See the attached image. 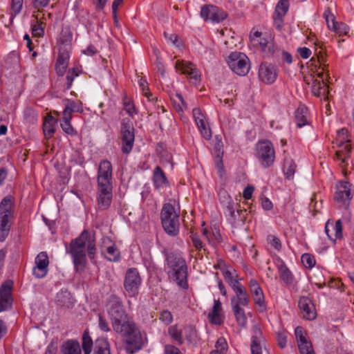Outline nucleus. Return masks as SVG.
Instances as JSON below:
<instances>
[{"label": "nucleus", "mask_w": 354, "mask_h": 354, "mask_svg": "<svg viewBox=\"0 0 354 354\" xmlns=\"http://www.w3.org/2000/svg\"><path fill=\"white\" fill-rule=\"evenodd\" d=\"M201 16L205 21L212 20L214 22H220L227 17V14L216 6L206 5L202 7Z\"/></svg>", "instance_id": "11"}, {"label": "nucleus", "mask_w": 354, "mask_h": 354, "mask_svg": "<svg viewBox=\"0 0 354 354\" xmlns=\"http://www.w3.org/2000/svg\"><path fill=\"white\" fill-rule=\"evenodd\" d=\"M165 354H182L180 351L173 345H166L165 347Z\"/></svg>", "instance_id": "64"}, {"label": "nucleus", "mask_w": 354, "mask_h": 354, "mask_svg": "<svg viewBox=\"0 0 354 354\" xmlns=\"http://www.w3.org/2000/svg\"><path fill=\"white\" fill-rule=\"evenodd\" d=\"M121 136L122 151L124 153H129L132 149L135 139L134 128L131 121L123 120L121 124Z\"/></svg>", "instance_id": "9"}, {"label": "nucleus", "mask_w": 354, "mask_h": 354, "mask_svg": "<svg viewBox=\"0 0 354 354\" xmlns=\"http://www.w3.org/2000/svg\"><path fill=\"white\" fill-rule=\"evenodd\" d=\"M37 19V17H36ZM32 33L34 37H41L44 34V29L38 22V19H37V24H33L32 26Z\"/></svg>", "instance_id": "52"}, {"label": "nucleus", "mask_w": 354, "mask_h": 354, "mask_svg": "<svg viewBox=\"0 0 354 354\" xmlns=\"http://www.w3.org/2000/svg\"><path fill=\"white\" fill-rule=\"evenodd\" d=\"M253 335L250 345L252 354H262L263 346V338L262 332L257 326L252 327Z\"/></svg>", "instance_id": "18"}, {"label": "nucleus", "mask_w": 354, "mask_h": 354, "mask_svg": "<svg viewBox=\"0 0 354 354\" xmlns=\"http://www.w3.org/2000/svg\"><path fill=\"white\" fill-rule=\"evenodd\" d=\"M98 191H112V178L97 179Z\"/></svg>", "instance_id": "45"}, {"label": "nucleus", "mask_w": 354, "mask_h": 354, "mask_svg": "<svg viewBox=\"0 0 354 354\" xmlns=\"http://www.w3.org/2000/svg\"><path fill=\"white\" fill-rule=\"evenodd\" d=\"M56 121L53 118V117L50 116L48 119H46L44 123V133L46 138H50L53 136L55 133V129L53 127V124L55 123Z\"/></svg>", "instance_id": "38"}, {"label": "nucleus", "mask_w": 354, "mask_h": 354, "mask_svg": "<svg viewBox=\"0 0 354 354\" xmlns=\"http://www.w3.org/2000/svg\"><path fill=\"white\" fill-rule=\"evenodd\" d=\"M98 326L100 330L104 332L110 331V327L107 320L100 315H99Z\"/></svg>", "instance_id": "57"}, {"label": "nucleus", "mask_w": 354, "mask_h": 354, "mask_svg": "<svg viewBox=\"0 0 354 354\" xmlns=\"http://www.w3.org/2000/svg\"><path fill=\"white\" fill-rule=\"evenodd\" d=\"M283 17L279 15L274 13L273 19H274V24L276 28L279 30L282 29L283 25Z\"/></svg>", "instance_id": "62"}, {"label": "nucleus", "mask_w": 354, "mask_h": 354, "mask_svg": "<svg viewBox=\"0 0 354 354\" xmlns=\"http://www.w3.org/2000/svg\"><path fill=\"white\" fill-rule=\"evenodd\" d=\"M96 252L94 236L84 230L80 236L71 241L69 253L71 254L75 269L77 272L84 270L86 264V252L91 259H93Z\"/></svg>", "instance_id": "1"}, {"label": "nucleus", "mask_w": 354, "mask_h": 354, "mask_svg": "<svg viewBox=\"0 0 354 354\" xmlns=\"http://www.w3.org/2000/svg\"><path fill=\"white\" fill-rule=\"evenodd\" d=\"M12 282L8 281L0 288V312L8 310L12 306Z\"/></svg>", "instance_id": "16"}, {"label": "nucleus", "mask_w": 354, "mask_h": 354, "mask_svg": "<svg viewBox=\"0 0 354 354\" xmlns=\"http://www.w3.org/2000/svg\"><path fill=\"white\" fill-rule=\"evenodd\" d=\"M334 231L335 239L341 238L342 236V224L341 220H337L335 224L330 223L328 221L325 225V232L328 237L332 239V235L330 234V231Z\"/></svg>", "instance_id": "25"}, {"label": "nucleus", "mask_w": 354, "mask_h": 354, "mask_svg": "<svg viewBox=\"0 0 354 354\" xmlns=\"http://www.w3.org/2000/svg\"><path fill=\"white\" fill-rule=\"evenodd\" d=\"M69 53L66 49H60L56 63V71L59 75L62 76L68 67Z\"/></svg>", "instance_id": "23"}, {"label": "nucleus", "mask_w": 354, "mask_h": 354, "mask_svg": "<svg viewBox=\"0 0 354 354\" xmlns=\"http://www.w3.org/2000/svg\"><path fill=\"white\" fill-rule=\"evenodd\" d=\"M295 334L297 340V343L300 342H304L307 339L306 335L303 331V328L300 326H298L295 330Z\"/></svg>", "instance_id": "63"}, {"label": "nucleus", "mask_w": 354, "mask_h": 354, "mask_svg": "<svg viewBox=\"0 0 354 354\" xmlns=\"http://www.w3.org/2000/svg\"><path fill=\"white\" fill-rule=\"evenodd\" d=\"M278 75L277 68L267 63H262L259 69V80L267 84H272L275 82Z\"/></svg>", "instance_id": "13"}, {"label": "nucleus", "mask_w": 354, "mask_h": 354, "mask_svg": "<svg viewBox=\"0 0 354 354\" xmlns=\"http://www.w3.org/2000/svg\"><path fill=\"white\" fill-rule=\"evenodd\" d=\"M234 291L236 297V301L234 299V304H237L238 306H247L249 302V297L245 287L239 282H236L232 288Z\"/></svg>", "instance_id": "21"}, {"label": "nucleus", "mask_w": 354, "mask_h": 354, "mask_svg": "<svg viewBox=\"0 0 354 354\" xmlns=\"http://www.w3.org/2000/svg\"><path fill=\"white\" fill-rule=\"evenodd\" d=\"M218 197L221 203L226 208L228 216L234 218L235 216V206L237 203H234L231 196L227 194L225 189H221L218 192Z\"/></svg>", "instance_id": "20"}, {"label": "nucleus", "mask_w": 354, "mask_h": 354, "mask_svg": "<svg viewBox=\"0 0 354 354\" xmlns=\"http://www.w3.org/2000/svg\"><path fill=\"white\" fill-rule=\"evenodd\" d=\"M115 332L124 337V348L131 354L140 350L145 344L146 337L141 333L133 320L123 325L121 329Z\"/></svg>", "instance_id": "2"}, {"label": "nucleus", "mask_w": 354, "mask_h": 354, "mask_svg": "<svg viewBox=\"0 0 354 354\" xmlns=\"http://www.w3.org/2000/svg\"><path fill=\"white\" fill-rule=\"evenodd\" d=\"M311 89L313 94L317 97L324 96L326 97L327 95V88L323 79L322 81L313 80Z\"/></svg>", "instance_id": "29"}, {"label": "nucleus", "mask_w": 354, "mask_h": 354, "mask_svg": "<svg viewBox=\"0 0 354 354\" xmlns=\"http://www.w3.org/2000/svg\"><path fill=\"white\" fill-rule=\"evenodd\" d=\"M49 263L48 257L45 252H41L35 259V266L33 268V275L38 279L44 277L48 272Z\"/></svg>", "instance_id": "15"}, {"label": "nucleus", "mask_w": 354, "mask_h": 354, "mask_svg": "<svg viewBox=\"0 0 354 354\" xmlns=\"http://www.w3.org/2000/svg\"><path fill=\"white\" fill-rule=\"evenodd\" d=\"M102 252L104 250L106 252V258L111 261H116L119 259L120 252L114 245H110L107 247H102Z\"/></svg>", "instance_id": "39"}, {"label": "nucleus", "mask_w": 354, "mask_h": 354, "mask_svg": "<svg viewBox=\"0 0 354 354\" xmlns=\"http://www.w3.org/2000/svg\"><path fill=\"white\" fill-rule=\"evenodd\" d=\"M324 17L326 19V24L328 28L335 32V33L337 31L338 25L340 24V22H338L335 20V17L334 15L331 12L329 8H327L324 12Z\"/></svg>", "instance_id": "35"}, {"label": "nucleus", "mask_w": 354, "mask_h": 354, "mask_svg": "<svg viewBox=\"0 0 354 354\" xmlns=\"http://www.w3.org/2000/svg\"><path fill=\"white\" fill-rule=\"evenodd\" d=\"M277 261V268L281 280L288 286L293 285L295 279L291 271L281 259L279 258Z\"/></svg>", "instance_id": "22"}, {"label": "nucleus", "mask_w": 354, "mask_h": 354, "mask_svg": "<svg viewBox=\"0 0 354 354\" xmlns=\"http://www.w3.org/2000/svg\"><path fill=\"white\" fill-rule=\"evenodd\" d=\"M172 101L173 105L176 111L178 113L182 112L184 109L187 108L183 96L180 94H176L175 97L172 99Z\"/></svg>", "instance_id": "43"}, {"label": "nucleus", "mask_w": 354, "mask_h": 354, "mask_svg": "<svg viewBox=\"0 0 354 354\" xmlns=\"http://www.w3.org/2000/svg\"><path fill=\"white\" fill-rule=\"evenodd\" d=\"M250 291L252 294L254 303L260 306H263L264 296L261 287L259 286L258 288H253L250 290Z\"/></svg>", "instance_id": "41"}, {"label": "nucleus", "mask_w": 354, "mask_h": 354, "mask_svg": "<svg viewBox=\"0 0 354 354\" xmlns=\"http://www.w3.org/2000/svg\"><path fill=\"white\" fill-rule=\"evenodd\" d=\"M308 113V109L304 105H300L295 112V120L298 127H302L308 124L306 115Z\"/></svg>", "instance_id": "34"}, {"label": "nucleus", "mask_w": 354, "mask_h": 354, "mask_svg": "<svg viewBox=\"0 0 354 354\" xmlns=\"http://www.w3.org/2000/svg\"><path fill=\"white\" fill-rule=\"evenodd\" d=\"M234 297L231 299V304L237 324L241 327H245L247 324V318L245 312L240 306H238L237 304H234Z\"/></svg>", "instance_id": "28"}, {"label": "nucleus", "mask_w": 354, "mask_h": 354, "mask_svg": "<svg viewBox=\"0 0 354 354\" xmlns=\"http://www.w3.org/2000/svg\"><path fill=\"white\" fill-rule=\"evenodd\" d=\"M107 311L115 331L121 329L123 325L133 321V319L126 313L120 299L115 295L110 296L107 304Z\"/></svg>", "instance_id": "3"}, {"label": "nucleus", "mask_w": 354, "mask_h": 354, "mask_svg": "<svg viewBox=\"0 0 354 354\" xmlns=\"http://www.w3.org/2000/svg\"><path fill=\"white\" fill-rule=\"evenodd\" d=\"M297 344L301 354H315L312 344L310 342H308V339Z\"/></svg>", "instance_id": "44"}, {"label": "nucleus", "mask_w": 354, "mask_h": 354, "mask_svg": "<svg viewBox=\"0 0 354 354\" xmlns=\"http://www.w3.org/2000/svg\"><path fill=\"white\" fill-rule=\"evenodd\" d=\"M299 307L305 319L311 320L316 317L314 306L307 297H302L299 301Z\"/></svg>", "instance_id": "19"}, {"label": "nucleus", "mask_w": 354, "mask_h": 354, "mask_svg": "<svg viewBox=\"0 0 354 354\" xmlns=\"http://www.w3.org/2000/svg\"><path fill=\"white\" fill-rule=\"evenodd\" d=\"M167 261L173 270V277L177 284L183 288H187L188 286L187 281V266L185 259L170 254L167 257Z\"/></svg>", "instance_id": "6"}, {"label": "nucleus", "mask_w": 354, "mask_h": 354, "mask_svg": "<svg viewBox=\"0 0 354 354\" xmlns=\"http://www.w3.org/2000/svg\"><path fill=\"white\" fill-rule=\"evenodd\" d=\"M13 218L11 197L6 196L0 203V241L8 236Z\"/></svg>", "instance_id": "5"}, {"label": "nucleus", "mask_w": 354, "mask_h": 354, "mask_svg": "<svg viewBox=\"0 0 354 354\" xmlns=\"http://www.w3.org/2000/svg\"><path fill=\"white\" fill-rule=\"evenodd\" d=\"M221 310V303L219 300H214V304L212 312L208 317L210 322L216 325H220L222 323V319L219 312Z\"/></svg>", "instance_id": "33"}, {"label": "nucleus", "mask_w": 354, "mask_h": 354, "mask_svg": "<svg viewBox=\"0 0 354 354\" xmlns=\"http://www.w3.org/2000/svg\"><path fill=\"white\" fill-rule=\"evenodd\" d=\"M138 84L142 91L143 95L146 97H147V99L149 101L153 100V98H151V97L152 96V94L149 91L148 83L146 81V80L144 79L143 77H140L138 80Z\"/></svg>", "instance_id": "48"}, {"label": "nucleus", "mask_w": 354, "mask_h": 354, "mask_svg": "<svg viewBox=\"0 0 354 354\" xmlns=\"http://www.w3.org/2000/svg\"><path fill=\"white\" fill-rule=\"evenodd\" d=\"M93 341L87 331H84L82 335V346L84 354H91L93 346Z\"/></svg>", "instance_id": "37"}, {"label": "nucleus", "mask_w": 354, "mask_h": 354, "mask_svg": "<svg viewBox=\"0 0 354 354\" xmlns=\"http://www.w3.org/2000/svg\"><path fill=\"white\" fill-rule=\"evenodd\" d=\"M65 106L72 112H82V109L77 105L76 102L71 100H66Z\"/></svg>", "instance_id": "60"}, {"label": "nucleus", "mask_w": 354, "mask_h": 354, "mask_svg": "<svg viewBox=\"0 0 354 354\" xmlns=\"http://www.w3.org/2000/svg\"><path fill=\"white\" fill-rule=\"evenodd\" d=\"M160 319L165 324H169L172 322L173 317L169 311L165 310L160 314Z\"/></svg>", "instance_id": "59"}, {"label": "nucleus", "mask_w": 354, "mask_h": 354, "mask_svg": "<svg viewBox=\"0 0 354 354\" xmlns=\"http://www.w3.org/2000/svg\"><path fill=\"white\" fill-rule=\"evenodd\" d=\"M222 155L223 153H220V151L216 155V167L218 170V173L219 174L220 177H223L224 175V169H223V165L222 161Z\"/></svg>", "instance_id": "53"}, {"label": "nucleus", "mask_w": 354, "mask_h": 354, "mask_svg": "<svg viewBox=\"0 0 354 354\" xmlns=\"http://www.w3.org/2000/svg\"><path fill=\"white\" fill-rule=\"evenodd\" d=\"M61 127L63 131L68 134H73L74 133V129L71 124V120H62V122L61 123Z\"/></svg>", "instance_id": "61"}, {"label": "nucleus", "mask_w": 354, "mask_h": 354, "mask_svg": "<svg viewBox=\"0 0 354 354\" xmlns=\"http://www.w3.org/2000/svg\"><path fill=\"white\" fill-rule=\"evenodd\" d=\"M184 333L189 342H192L196 336V330L193 326H187L184 328Z\"/></svg>", "instance_id": "51"}, {"label": "nucleus", "mask_w": 354, "mask_h": 354, "mask_svg": "<svg viewBox=\"0 0 354 354\" xmlns=\"http://www.w3.org/2000/svg\"><path fill=\"white\" fill-rule=\"evenodd\" d=\"M105 178H112V166L108 160L100 162L97 172V179Z\"/></svg>", "instance_id": "27"}, {"label": "nucleus", "mask_w": 354, "mask_h": 354, "mask_svg": "<svg viewBox=\"0 0 354 354\" xmlns=\"http://www.w3.org/2000/svg\"><path fill=\"white\" fill-rule=\"evenodd\" d=\"M337 147L339 149L335 152L334 159L341 161V164L345 163L350 157L351 146L348 143L341 142L337 144Z\"/></svg>", "instance_id": "24"}, {"label": "nucleus", "mask_w": 354, "mask_h": 354, "mask_svg": "<svg viewBox=\"0 0 354 354\" xmlns=\"http://www.w3.org/2000/svg\"><path fill=\"white\" fill-rule=\"evenodd\" d=\"M160 218L165 232L170 236H176L179 231V215L174 207L165 203L161 210Z\"/></svg>", "instance_id": "4"}, {"label": "nucleus", "mask_w": 354, "mask_h": 354, "mask_svg": "<svg viewBox=\"0 0 354 354\" xmlns=\"http://www.w3.org/2000/svg\"><path fill=\"white\" fill-rule=\"evenodd\" d=\"M64 354H81L82 350L77 341L68 340L62 346Z\"/></svg>", "instance_id": "32"}, {"label": "nucleus", "mask_w": 354, "mask_h": 354, "mask_svg": "<svg viewBox=\"0 0 354 354\" xmlns=\"http://www.w3.org/2000/svg\"><path fill=\"white\" fill-rule=\"evenodd\" d=\"M229 67L238 75H245L250 70L249 59L241 53H232L227 59Z\"/></svg>", "instance_id": "7"}, {"label": "nucleus", "mask_w": 354, "mask_h": 354, "mask_svg": "<svg viewBox=\"0 0 354 354\" xmlns=\"http://www.w3.org/2000/svg\"><path fill=\"white\" fill-rule=\"evenodd\" d=\"M77 71L75 68H73L71 69H70L68 71V73H67V75H66V80H67V88H70L71 85H72V83H73V81L74 80V78L77 76Z\"/></svg>", "instance_id": "56"}, {"label": "nucleus", "mask_w": 354, "mask_h": 354, "mask_svg": "<svg viewBox=\"0 0 354 354\" xmlns=\"http://www.w3.org/2000/svg\"><path fill=\"white\" fill-rule=\"evenodd\" d=\"M169 334L178 344L183 343V339L181 332L179 331L176 326H172L169 328Z\"/></svg>", "instance_id": "47"}, {"label": "nucleus", "mask_w": 354, "mask_h": 354, "mask_svg": "<svg viewBox=\"0 0 354 354\" xmlns=\"http://www.w3.org/2000/svg\"><path fill=\"white\" fill-rule=\"evenodd\" d=\"M153 180L156 189L162 188L168 185L165 174L159 166L154 169Z\"/></svg>", "instance_id": "26"}, {"label": "nucleus", "mask_w": 354, "mask_h": 354, "mask_svg": "<svg viewBox=\"0 0 354 354\" xmlns=\"http://www.w3.org/2000/svg\"><path fill=\"white\" fill-rule=\"evenodd\" d=\"M257 156L263 167L272 165L275 153L272 143L268 140L259 142L257 145Z\"/></svg>", "instance_id": "8"}, {"label": "nucleus", "mask_w": 354, "mask_h": 354, "mask_svg": "<svg viewBox=\"0 0 354 354\" xmlns=\"http://www.w3.org/2000/svg\"><path fill=\"white\" fill-rule=\"evenodd\" d=\"M227 348V344L223 337H220L216 342L215 349L210 354H225Z\"/></svg>", "instance_id": "40"}, {"label": "nucleus", "mask_w": 354, "mask_h": 354, "mask_svg": "<svg viewBox=\"0 0 354 354\" xmlns=\"http://www.w3.org/2000/svg\"><path fill=\"white\" fill-rule=\"evenodd\" d=\"M175 67L181 71L182 73L189 76L192 83L196 84L201 80V73L196 66L189 62L177 61Z\"/></svg>", "instance_id": "12"}, {"label": "nucleus", "mask_w": 354, "mask_h": 354, "mask_svg": "<svg viewBox=\"0 0 354 354\" xmlns=\"http://www.w3.org/2000/svg\"><path fill=\"white\" fill-rule=\"evenodd\" d=\"M112 200V191H98L97 201L100 208L107 209Z\"/></svg>", "instance_id": "31"}, {"label": "nucleus", "mask_w": 354, "mask_h": 354, "mask_svg": "<svg viewBox=\"0 0 354 354\" xmlns=\"http://www.w3.org/2000/svg\"><path fill=\"white\" fill-rule=\"evenodd\" d=\"M223 274L225 278V280L228 283V284L233 288V285H235L236 282H239L238 280L234 279L233 274L230 270H224L223 271Z\"/></svg>", "instance_id": "55"}, {"label": "nucleus", "mask_w": 354, "mask_h": 354, "mask_svg": "<svg viewBox=\"0 0 354 354\" xmlns=\"http://www.w3.org/2000/svg\"><path fill=\"white\" fill-rule=\"evenodd\" d=\"M140 284L141 278L137 269H128L125 275L124 286L129 296L134 297L138 294Z\"/></svg>", "instance_id": "10"}, {"label": "nucleus", "mask_w": 354, "mask_h": 354, "mask_svg": "<svg viewBox=\"0 0 354 354\" xmlns=\"http://www.w3.org/2000/svg\"><path fill=\"white\" fill-rule=\"evenodd\" d=\"M93 354H111L110 346L106 339L98 338L95 340Z\"/></svg>", "instance_id": "30"}, {"label": "nucleus", "mask_w": 354, "mask_h": 354, "mask_svg": "<svg viewBox=\"0 0 354 354\" xmlns=\"http://www.w3.org/2000/svg\"><path fill=\"white\" fill-rule=\"evenodd\" d=\"M267 240L268 243L276 250L279 251L281 248V243L280 240L274 235L268 236Z\"/></svg>", "instance_id": "54"}, {"label": "nucleus", "mask_w": 354, "mask_h": 354, "mask_svg": "<svg viewBox=\"0 0 354 354\" xmlns=\"http://www.w3.org/2000/svg\"><path fill=\"white\" fill-rule=\"evenodd\" d=\"M301 262L307 268H312L315 265L314 257L307 253L301 256Z\"/></svg>", "instance_id": "49"}, {"label": "nucleus", "mask_w": 354, "mask_h": 354, "mask_svg": "<svg viewBox=\"0 0 354 354\" xmlns=\"http://www.w3.org/2000/svg\"><path fill=\"white\" fill-rule=\"evenodd\" d=\"M351 186V185L348 182H341L339 185L337 186V191L334 195V199L345 207H348L352 198Z\"/></svg>", "instance_id": "14"}, {"label": "nucleus", "mask_w": 354, "mask_h": 354, "mask_svg": "<svg viewBox=\"0 0 354 354\" xmlns=\"http://www.w3.org/2000/svg\"><path fill=\"white\" fill-rule=\"evenodd\" d=\"M347 129L342 128L337 131V140H339V142H343V143H348L349 140L347 138Z\"/></svg>", "instance_id": "58"}, {"label": "nucleus", "mask_w": 354, "mask_h": 354, "mask_svg": "<svg viewBox=\"0 0 354 354\" xmlns=\"http://www.w3.org/2000/svg\"><path fill=\"white\" fill-rule=\"evenodd\" d=\"M297 165L290 158H286L283 165V172L288 179H292L294 176Z\"/></svg>", "instance_id": "36"}, {"label": "nucleus", "mask_w": 354, "mask_h": 354, "mask_svg": "<svg viewBox=\"0 0 354 354\" xmlns=\"http://www.w3.org/2000/svg\"><path fill=\"white\" fill-rule=\"evenodd\" d=\"M70 297L71 294L68 290H62L57 294V303L62 306H66L69 303Z\"/></svg>", "instance_id": "42"}, {"label": "nucleus", "mask_w": 354, "mask_h": 354, "mask_svg": "<svg viewBox=\"0 0 354 354\" xmlns=\"http://www.w3.org/2000/svg\"><path fill=\"white\" fill-rule=\"evenodd\" d=\"M289 3L288 0H281L277 3L274 13L281 16H285L288 12Z\"/></svg>", "instance_id": "46"}, {"label": "nucleus", "mask_w": 354, "mask_h": 354, "mask_svg": "<svg viewBox=\"0 0 354 354\" xmlns=\"http://www.w3.org/2000/svg\"><path fill=\"white\" fill-rule=\"evenodd\" d=\"M193 116L195 122L200 130L202 136L205 140H209L212 138V132L209 127L207 126L205 121V116L202 113L200 109L195 108L193 109Z\"/></svg>", "instance_id": "17"}, {"label": "nucleus", "mask_w": 354, "mask_h": 354, "mask_svg": "<svg viewBox=\"0 0 354 354\" xmlns=\"http://www.w3.org/2000/svg\"><path fill=\"white\" fill-rule=\"evenodd\" d=\"M24 118L30 123H35L37 120V115L34 110L27 108L24 111Z\"/></svg>", "instance_id": "50"}]
</instances>
